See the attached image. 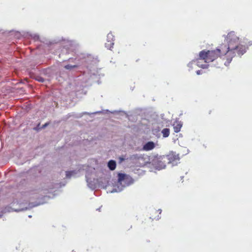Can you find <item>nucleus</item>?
<instances>
[{"label": "nucleus", "mask_w": 252, "mask_h": 252, "mask_svg": "<svg viewBox=\"0 0 252 252\" xmlns=\"http://www.w3.org/2000/svg\"><path fill=\"white\" fill-rule=\"evenodd\" d=\"M227 45L222 44L220 45L226 49L227 61H225L224 65L228 66L231 62L232 59L237 54L238 56H242L246 51L245 45L240 44L239 37L234 32H229L225 37Z\"/></svg>", "instance_id": "f257e3e1"}, {"label": "nucleus", "mask_w": 252, "mask_h": 252, "mask_svg": "<svg viewBox=\"0 0 252 252\" xmlns=\"http://www.w3.org/2000/svg\"><path fill=\"white\" fill-rule=\"evenodd\" d=\"M226 49L220 45L216 49L213 50H202L199 53V58L197 60V65L201 68H205L207 67L208 65L200 64V60H204L206 63L213 62L219 57L220 60L222 61L223 63L225 61H227Z\"/></svg>", "instance_id": "f03ea898"}, {"label": "nucleus", "mask_w": 252, "mask_h": 252, "mask_svg": "<svg viewBox=\"0 0 252 252\" xmlns=\"http://www.w3.org/2000/svg\"><path fill=\"white\" fill-rule=\"evenodd\" d=\"M179 159L178 155L176 154L175 152H172L167 155L162 156L160 161L162 162V166L165 167L167 163H172Z\"/></svg>", "instance_id": "7ed1b4c3"}, {"label": "nucleus", "mask_w": 252, "mask_h": 252, "mask_svg": "<svg viewBox=\"0 0 252 252\" xmlns=\"http://www.w3.org/2000/svg\"><path fill=\"white\" fill-rule=\"evenodd\" d=\"M114 36L111 33H109L107 34V38L110 39V40H108L107 42L105 43V47L108 49H111L113 47L114 43Z\"/></svg>", "instance_id": "20e7f679"}, {"label": "nucleus", "mask_w": 252, "mask_h": 252, "mask_svg": "<svg viewBox=\"0 0 252 252\" xmlns=\"http://www.w3.org/2000/svg\"><path fill=\"white\" fill-rule=\"evenodd\" d=\"M130 159L132 160L135 164H138V161H144V156L137 154L133 155L130 157Z\"/></svg>", "instance_id": "39448f33"}, {"label": "nucleus", "mask_w": 252, "mask_h": 252, "mask_svg": "<svg viewBox=\"0 0 252 252\" xmlns=\"http://www.w3.org/2000/svg\"><path fill=\"white\" fill-rule=\"evenodd\" d=\"M155 147V143L152 141H149L146 143L143 147V149L144 151H148L152 150Z\"/></svg>", "instance_id": "423d86ee"}, {"label": "nucleus", "mask_w": 252, "mask_h": 252, "mask_svg": "<svg viewBox=\"0 0 252 252\" xmlns=\"http://www.w3.org/2000/svg\"><path fill=\"white\" fill-rule=\"evenodd\" d=\"M174 131L176 133L179 132L182 126V124L181 122H176L173 124Z\"/></svg>", "instance_id": "0eeeda50"}, {"label": "nucleus", "mask_w": 252, "mask_h": 252, "mask_svg": "<svg viewBox=\"0 0 252 252\" xmlns=\"http://www.w3.org/2000/svg\"><path fill=\"white\" fill-rule=\"evenodd\" d=\"M161 157H160L159 158H158L156 161H155V166L158 169H163V168H164L165 167H162V161H160L161 160Z\"/></svg>", "instance_id": "6e6552de"}, {"label": "nucleus", "mask_w": 252, "mask_h": 252, "mask_svg": "<svg viewBox=\"0 0 252 252\" xmlns=\"http://www.w3.org/2000/svg\"><path fill=\"white\" fill-rule=\"evenodd\" d=\"M108 166L111 170H114L116 166V162L113 160H110L108 163Z\"/></svg>", "instance_id": "1a4fd4ad"}, {"label": "nucleus", "mask_w": 252, "mask_h": 252, "mask_svg": "<svg viewBox=\"0 0 252 252\" xmlns=\"http://www.w3.org/2000/svg\"><path fill=\"white\" fill-rule=\"evenodd\" d=\"M161 133L162 134L163 137H167L169 135L170 130L167 128H163L161 131Z\"/></svg>", "instance_id": "9d476101"}, {"label": "nucleus", "mask_w": 252, "mask_h": 252, "mask_svg": "<svg viewBox=\"0 0 252 252\" xmlns=\"http://www.w3.org/2000/svg\"><path fill=\"white\" fill-rule=\"evenodd\" d=\"M126 177V174H123V173H119L118 176V182L122 184V182L125 179Z\"/></svg>", "instance_id": "9b49d317"}, {"label": "nucleus", "mask_w": 252, "mask_h": 252, "mask_svg": "<svg viewBox=\"0 0 252 252\" xmlns=\"http://www.w3.org/2000/svg\"><path fill=\"white\" fill-rule=\"evenodd\" d=\"M146 162L145 161V158H144L143 161H138V164H135L137 166L143 167L146 165Z\"/></svg>", "instance_id": "f8f14e48"}, {"label": "nucleus", "mask_w": 252, "mask_h": 252, "mask_svg": "<svg viewBox=\"0 0 252 252\" xmlns=\"http://www.w3.org/2000/svg\"><path fill=\"white\" fill-rule=\"evenodd\" d=\"M77 67V65L67 64L64 66V68L66 69H71L74 68H76Z\"/></svg>", "instance_id": "ddd939ff"}, {"label": "nucleus", "mask_w": 252, "mask_h": 252, "mask_svg": "<svg viewBox=\"0 0 252 252\" xmlns=\"http://www.w3.org/2000/svg\"><path fill=\"white\" fill-rule=\"evenodd\" d=\"M36 80L40 82H43L44 81V79L40 76H37L36 77Z\"/></svg>", "instance_id": "4468645a"}, {"label": "nucleus", "mask_w": 252, "mask_h": 252, "mask_svg": "<svg viewBox=\"0 0 252 252\" xmlns=\"http://www.w3.org/2000/svg\"><path fill=\"white\" fill-rule=\"evenodd\" d=\"M244 43L247 46H250L252 45V41H250L249 42L244 41Z\"/></svg>", "instance_id": "2eb2a0df"}, {"label": "nucleus", "mask_w": 252, "mask_h": 252, "mask_svg": "<svg viewBox=\"0 0 252 252\" xmlns=\"http://www.w3.org/2000/svg\"><path fill=\"white\" fill-rule=\"evenodd\" d=\"M119 159L120 162H122L125 160L124 158H123V157H120Z\"/></svg>", "instance_id": "dca6fc26"}, {"label": "nucleus", "mask_w": 252, "mask_h": 252, "mask_svg": "<svg viewBox=\"0 0 252 252\" xmlns=\"http://www.w3.org/2000/svg\"><path fill=\"white\" fill-rule=\"evenodd\" d=\"M196 73L198 75H200V74H201V70H197L196 71Z\"/></svg>", "instance_id": "f3484780"}, {"label": "nucleus", "mask_w": 252, "mask_h": 252, "mask_svg": "<svg viewBox=\"0 0 252 252\" xmlns=\"http://www.w3.org/2000/svg\"><path fill=\"white\" fill-rule=\"evenodd\" d=\"M216 67H218V68H221V67H222V63H221L220 65H217Z\"/></svg>", "instance_id": "a211bd4d"}, {"label": "nucleus", "mask_w": 252, "mask_h": 252, "mask_svg": "<svg viewBox=\"0 0 252 252\" xmlns=\"http://www.w3.org/2000/svg\"><path fill=\"white\" fill-rule=\"evenodd\" d=\"M47 125H48V124H47V123H46V124H45L43 126V127H45Z\"/></svg>", "instance_id": "6ab92c4d"}, {"label": "nucleus", "mask_w": 252, "mask_h": 252, "mask_svg": "<svg viewBox=\"0 0 252 252\" xmlns=\"http://www.w3.org/2000/svg\"><path fill=\"white\" fill-rule=\"evenodd\" d=\"M155 214H157V213H158V212H157V211H155Z\"/></svg>", "instance_id": "aec40b11"}, {"label": "nucleus", "mask_w": 252, "mask_h": 252, "mask_svg": "<svg viewBox=\"0 0 252 252\" xmlns=\"http://www.w3.org/2000/svg\"><path fill=\"white\" fill-rule=\"evenodd\" d=\"M66 176H68V172L66 173Z\"/></svg>", "instance_id": "412c9836"}]
</instances>
